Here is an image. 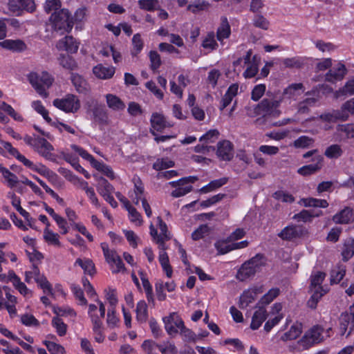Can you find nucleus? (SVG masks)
<instances>
[{
    "label": "nucleus",
    "mask_w": 354,
    "mask_h": 354,
    "mask_svg": "<svg viewBox=\"0 0 354 354\" xmlns=\"http://www.w3.org/2000/svg\"><path fill=\"white\" fill-rule=\"evenodd\" d=\"M266 265V258L261 254H257L250 260L242 264L239 269L236 278L240 281H245L252 277L259 272L263 266Z\"/></svg>",
    "instance_id": "1"
},
{
    "label": "nucleus",
    "mask_w": 354,
    "mask_h": 354,
    "mask_svg": "<svg viewBox=\"0 0 354 354\" xmlns=\"http://www.w3.org/2000/svg\"><path fill=\"white\" fill-rule=\"evenodd\" d=\"M281 102H282V100H270L269 99H263L255 106L253 110H250L248 114L250 117L259 115L278 117L281 114V111L278 109Z\"/></svg>",
    "instance_id": "2"
},
{
    "label": "nucleus",
    "mask_w": 354,
    "mask_h": 354,
    "mask_svg": "<svg viewBox=\"0 0 354 354\" xmlns=\"http://www.w3.org/2000/svg\"><path fill=\"white\" fill-rule=\"evenodd\" d=\"M28 80L37 93L41 97L46 98L48 96L46 88H48L53 84V78L47 72H42L41 75L31 73L28 76Z\"/></svg>",
    "instance_id": "3"
},
{
    "label": "nucleus",
    "mask_w": 354,
    "mask_h": 354,
    "mask_svg": "<svg viewBox=\"0 0 354 354\" xmlns=\"http://www.w3.org/2000/svg\"><path fill=\"white\" fill-rule=\"evenodd\" d=\"M50 20L54 29L60 30L62 32H71L73 26V19L66 9L54 12L50 16Z\"/></svg>",
    "instance_id": "4"
},
{
    "label": "nucleus",
    "mask_w": 354,
    "mask_h": 354,
    "mask_svg": "<svg viewBox=\"0 0 354 354\" xmlns=\"http://www.w3.org/2000/svg\"><path fill=\"white\" fill-rule=\"evenodd\" d=\"M87 111L91 113L92 118L95 122L101 127L107 126L110 124V120L107 109L103 104L98 103L97 100H91L86 102Z\"/></svg>",
    "instance_id": "5"
},
{
    "label": "nucleus",
    "mask_w": 354,
    "mask_h": 354,
    "mask_svg": "<svg viewBox=\"0 0 354 354\" xmlns=\"http://www.w3.org/2000/svg\"><path fill=\"white\" fill-rule=\"evenodd\" d=\"M32 278H34L44 293L53 295V288L50 283L45 276L40 274L39 269L35 264H32V270L25 272L26 282L28 283H30Z\"/></svg>",
    "instance_id": "6"
},
{
    "label": "nucleus",
    "mask_w": 354,
    "mask_h": 354,
    "mask_svg": "<svg viewBox=\"0 0 354 354\" xmlns=\"http://www.w3.org/2000/svg\"><path fill=\"white\" fill-rule=\"evenodd\" d=\"M323 332L324 328L322 326H314L298 341V344L302 346L303 349H307L323 340Z\"/></svg>",
    "instance_id": "7"
},
{
    "label": "nucleus",
    "mask_w": 354,
    "mask_h": 354,
    "mask_svg": "<svg viewBox=\"0 0 354 354\" xmlns=\"http://www.w3.org/2000/svg\"><path fill=\"white\" fill-rule=\"evenodd\" d=\"M57 109L66 113H75L80 108V102L77 96L68 94L64 98L55 99L53 102Z\"/></svg>",
    "instance_id": "8"
},
{
    "label": "nucleus",
    "mask_w": 354,
    "mask_h": 354,
    "mask_svg": "<svg viewBox=\"0 0 354 354\" xmlns=\"http://www.w3.org/2000/svg\"><path fill=\"white\" fill-rule=\"evenodd\" d=\"M349 113L354 114V98L346 102L342 106L340 110L325 113L322 115L321 118L328 121H334L336 120H346L348 119Z\"/></svg>",
    "instance_id": "9"
},
{
    "label": "nucleus",
    "mask_w": 354,
    "mask_h": 354,
    "mask_svg": "<svg viewBox=\"0 0 354 354\" xmlns=\"http://www.w3.org/2000/svg\"><path fill=\"white\" fill-rule=\"evenodd\" d=\"M197 180L198 178L196 176H188L182 178L177 181L170 182L169 184L172 187H177L171 192L172 196L178 198L189 193L192 190V186L190 185H187V184L194 183Z\"/></svg>",
    "instance_id": "10"
},
{
    "label": "nucleus",
    "mask_w": 354,
    "mask_h": 354,
    "mask_svg": "<svg viewBox=\"0 0 354 354\" xmlns=\"http://www.w3.org/2000/svg\"><path fill=\"white\" fill-rule=\"evenodd\" d=\"M165 328L169 335H175L184 325L182 319L176 313L163 318Z\"/></svg>",
    "instance_id": "11"
},
{
    "label": "nucleus",
    "mask_w": 354,
    "mask_h": 354,
    "mask_svg": "<svg viewBox=\"0 0 354 354\" xmlns=\"http://www.w3.org/2000/svg\"><path fill=\"white\" fill-rule=\"evenodd\" d=\"M34 150L47 160L51 161H54L55 160V156L52 153L54 150V147L45 138H40L39 140H38L37 144Z\"/></svg>",
    "instance_id": "12"
},
{
    "label": "nucleus",
    "mask_w": 354,
    "mask_h": 354,
    "mask_svg": "<svg viewBox=\"0 0 354 354\" xmlns=\"http://www.w3.org/2000/svg\"><path fill=\"white\" fill-rule=\"evenodd\" d=\"M304 91L303 84H292L283 90L282 96L279 100H282V102L288 101L290 103L291 100H296L297 97Z\"/></svg>",
    "instance_id": "13"
},
{
    "label": "nucleus",
    "mask_w": 354,
    "mask_h": 354,
    "mask_svg": "<svg viewBox=\"0 0 354 354\" xmlns=\"http://www.w3.org/2000/svg\"><path fill=\"white\" fill-rule=\"evenodd\" d=\"M304 234V229L299 225H288L283 228L278 236L283 240L290 241L299 238Z\"/></svg>",
    "instance_id": "14"
},
{
    "label": "nucleus",
    "mask_w": 354,
    "mask_h": 354,
    "mask_svg": "<svg viewBox=\"0 0 354 354\" xmlns=\"http://www.w3.org/2000/svg\"><path fill=\"white\" fill-rule=\"evenodd\" d=\"M261 62V57L257 54H253L252 50L250 49L243 57L238 58L233 64L234 66L243 64L245 66H259Z\"/></svg>",
    "instance_id": "15"
},
{
    "label": "nucleus",
    "mask_w": 354,
    "mask_h": 354,
    "mask_svg": "<svg viewBox=\"0 0 354 354\" xmlns=\"http://www.w3.org/2000/svg\"><path fill=\"white\" fill-rule=\"evenodd\" d=\"M324 158L322 156H316L313 158L315 163L304 165L297 170V173L301 176H307L319 171L322 167Z\"/></svg>",
    "instance_id": "16"
},
{
    "label": "nucleus",
    "mask_w": 354,
    "mask_h": 354,
    "mask_svg": "<svg viewBox=\"0 0 354 354\" xmlns=\"http://www.w3.org/2000/svg\"><path fill=\"white\" fill-rule=\"evenodd\" d=\"M59 50H65L67 53H76L79 48V44L76 40L71 36H66L59 39L56 44Z\"/></svg>",
    "instance_id": "17"
},
{
    "label": "nucleus",
    "mask_w": 354,
    "mask_h": 354,
    "mask_svg": "<svg viewBox=\"0 0 354 354\" xmlns=\"http://www.w3.org/2000/svg\"><path fill=\"white\" fill-rule=\"evenodd\" d=\"M216 154L222 160H230L233 157V146L228 140H223L218 143Z\"/></svg>",
    "instance_id": "18"
},
{
    "label": "nucleus",
    "mask_w": 354,
    "mask_h": 354,
    "mask_svg": "<svg viewBox=\"0 0 354 354\" xmlns=\"http://www.w3.org/2000/svg\"><path fill=\"white\" fill-rule=\"evenodd\" d=\"M8 6L12 12H17L21 9L28 12H33L35 10V3L33 0H9Z\"/></svg>",
    "instance_id": "19"
},
{
    "label": "nucleus",
    "mask_w": 354,
    "mask_h": 354,
    "mask_svg": "<svg viewBox=\"0 0 354 354\" xmlns=\"http://www.w3.org/2000/svg\"><path fill=\"white\" fill-rule=\"evenodd\" d=\"M261 292V288H254L244 291L240 297L239 307L241 308L248 307L255 300L257 295Z\"/></svg>",
    "instance_id": "20"
},
{
    "label": "nucleus",
    "mask_w": 354,
    "mask_h": 354,
    "mask_svg": "<svg viewBox=\"0 0 354 354\" xmlns=\"http://www.w3.org/2000/svg\"><path fill=\"white\" fill-rule=\"evenodd\" d=\"M335 223L346 224L354 221V213L350 207H345L333 217Z\"/></svg>",
    "instance_id": "21"
},
{
    "label": "nucleus",
    "mask_w": 354,
    "mask_h": 354,
    "mask_svg": "<svg viewBox=\"0 0 354 354\" xmlns=\"http://www.w3.org/2000/svg\"><path fill=\"white\" fill-rule=\"evenodd\" d=\"M318 100L315 97H307L299 102L297 105V114L307 115L310 112V108L315 106Z\"/></svg>",
    "instance_id": "22"
},
{
    "label": "nucleus",
    "mask_w": 354,
    "mask_h": 354,
    "mask_svg": "<svg viewBox=\"0 0 354 354\" xmlns=\"http://www.w3.org/2000/svg\"><path fill=\"white\" fill-rule=\"evenodd\" d=\"M105 98L108 107L113 111H120L125 109V104L115 95L106 94Z\"/></svg>",
    "instance_id": "23"
},
{
    "label": "nucleus",
    "mask_w": 354,
    "mask_h": 354,
    "mask_svg": "<svg viewBox=\"0 0 354 354\" xmlns=\"http://www.w3.org/2000/svg\"><path fill=\"white\" fill-rule=\"evenodd\" d=\"M0 46L3 48L10 50L14 52L23 51L26 48L25 43L19 39H6L0 42Z\"/></svg>",
    "instance_id": "24"
},
{
    "label": "nucleus",
    "mask_w": 354,
    "mask_h": 354,
    "mask_svg": "<svg viewBox=\"0 0 354 354\" xmlns=\"http://www.w3.org/2000/svg\"><path fill=\"white\" fill-rule=\"evenodd\" d=\"M267 315L266 310L262 307L259 308L254 313L250 328L252 330L258 329L261 326L262 323L266 319Z\"/></svg>",
    "instance_id": "25"
},
{
    "label": "nucleus",
    "mask_w": 354,
    "mask_h": 354,
    "mask_svg": "<svg viewBox=\"0 0 354 354\" xmlns=\"http://www.w3.org/2000/svg\"><path fill=\"white\" fill-rule=\"evenodd\" d=\"M231 34L230 26L226 17L221 19V23L216 31L217 39L222 42L225 39L228 38Z\"/></svg>",
    "instance_id": "26"
},
{
    "label": "nucleus",
    "mask_w": 354,
    "mask_h": 354,
    "mask_svg": "<svg viewBox=\"0 0 354 354\" xmlns=\"http://www.w3.org/2000/svg\"><path fill=\"white\" fill-rule=\"evenodd\" d=\"M346 73V68H330L326 74V80L330 82L342 80Z\"/></svg>",
    "instance_id": "27"
},
{
    "label": "nucleus",
    "mask_w": 354,
    "mask_h": 354,
    "mask_svg": "<svg viewBox=\"0 0 354 354\" xmlns=\"http://www.w3.org/2000/svg\"><path fill=\"white\" fill-rule=\"evenodd\" d=\"M339 321L340 335H345L347 329H349L348 333L346 334V337H348L354 330V321L351 320L347 314H342Z\"/></svg>",
    "instance_id": "28"
},
{
    "label": "nucleus",
    "mask_w": 354,
    "mask_h": 354,
    "mask_svg": "<svg viewBox=\"0 0 354 354\" xmlns=\"http://www.w3.org/2000/svg\"><path fill=\"white\" fill-rule=\"evenodd\" d=\"M75 264L80 266L83 269L85 274L91 277H93L96 272L95 264L93 261L89 259H82L78 258L76 259Z\"/></svg>",
    "instance_id": "29"
},
{
    "label": "nucleus",
    "mask_w": 354,
    "mask_h": 354,
    "mask_svg": "<svg viewBox=\"0 0 354 354\" xmlns=\"http://www.w3.org/2000/svg\"><path fill=\"white\" fill-rule=\"evenodd\" d=\"M302 333V324L301 323L294 324L288 331L285 333L282 337L281 340L286 342L297 339Z\"/></svg>",
    "instance_id": "30"
},
{
    "label": "nucleus",
    "mask_w": 354,
    "mask_h": 354,
    "mask_svg": "<svg viewBox=\"0 0 354 354\" xmlns=\"http://www.w3.org/2000/svg\"><path fill=\"white\" fill-rule=\"evenodd\" d=\"M311 59L301 57H295L292 58L284 59L282 62L275 64H283L285 66H301L306 64H309Z\"/></svg>",
    "instance_id": "31"
},
{
    "label": "nucleus",
    "mask_w": 354,
    "mask_h": 354,
    "mask_svg": "<svg viewBox=\"0 0 354 354\" xmlns=\"http://www.w3.org/2000/svg\"><path fill=\"white\" fill-rule=\"evenodd\" d=\"M342 256L344 261H347L354 256V239H347L344 243Z\"/></svg>",
    "instance_id": "32"
},
{
    "label": "nucleus",
    "mask_w": 354,
    "mask_h": 354,
    "mask_svg": "<svg viewBox=\"0 0 354 354\" xmlns=\"http://www.w3.org/2000/svg\"><path fill=\"white\" fill-rule=\"evenodd\" d=\"M3 147L10 153V155L15 157L18 160L21 162L24 165H30V160L27 159L24 156L21 155L19 151L14 148L10 142L1 141Z\"/></svg>",
    "instance_id": "33"
},
{
    "label": "nucleus",
    "mask_w": 354,
    "mask_h": 354,
    "mask_svg": "<svg viewBox=\"0 0 354 354\" xmlns=\"http://www.w3.org/2000/svg\"><path fill=\"white\" fill-rule=\"evenodd\" d=\"M202 47L207 50L208 52L216 50L218 45L215 39V34L214 32H209L203 39Z\"/></svg>",
    "instance_id": "34"
},
{
    "label": "nucleus",
    "mask_w": 354,
    "mask_h": 354,
    "mask_svg": "<svg viewBox=\"0 0 354 354\" xmlns=\"http://www.w3.org/2000/svg\"><path fill=\"white\" fill-rule=\"evenodd\" d=\"M326 274L324 272L317 271L315 273H313L310 276V290H313L314 289H324L322 286V283L324 281Z\"/></svg>",
    "instance_id": "35"
},
{
    "label": "nucleus",
    "mask_w": 354,
    "mask_h": 354,
    "mask_svg": "<svg viewBox=\"0 0 354 354\" xmlns=\"http://www.w3.org/2000/svg\"><path fill=\"white\" fill-rule=\"evenodd\" d=\"M93 330L95 333V339L96 342L101 343L104 339V336L101 332L102 322L97 315H92Z\"/></svg>",
    "instance_id": "36"
},
{
    "label": "nucleus",
    "mask_w": 354,
    "mask_h": 354,
    "mask_svg": "<svg viewBox=\"0 0 354 354\" xmlns=\"http://www.w3.org/2000/svg\"><path fill=\"white\" fill-rule=\"evenodd\" d=\"M136 319L141 323H145L148 319V308L144 300L140 301L136 306Z\"/></svg>",
    "instance_id": "37"
},
{
    "label": "nucleus",
    "mask_w": 354,
    "mask_h": 354,
    "mask_svg": "<svg viewBox=\"0 0 354 354\" xmlns=\"http://www.w3.org/2000/svg\"><path fill=\"white\" fill-rule=\"evenodd\" d=\"M346 274V267L338 264L330 272V283H338L344 278Z\"/></svg>",
    "instance_id": "38"
},
{
    "label": "nucleus",
    "mask_w": 354,
    "mask_h": 354,
    "mask_svg": "<svg viewBox=\"0 0 354 354\" xmlns=\"http://www.w3.org/2000/svg\"><path fill=\"white\" fill-rule=\"evenodd\" d=\"M114 191L113 187L104 178H100L97 185V192L104 198Z\"/></svg>",
    "instance_id": "39"
},
{
    "label": "nucleus",
    "mask_w": 354,
    "mask_h": 354,
    "mask_svg": "<svg viewBox=\"0 0 354 354\" xmlns=\"http://www.w3.org/2000/svg\"><path fill=\"white\" fill-rule=\"evenodd\" d=\"M312 295L307 302V305L309 308L315 309L317 307V303L320 299L326 293V290L324 289H314L310 290Z\"/></svg>",
    "instance_id": "40"
},
{
    "label": "nucleus",
    "mask_w": 354,
    "mask_h": 354,
    "mask_svg": "<svg viewBox=\"0 0 354 354\" xmlns=\"http://www.w3.org/2000/svg\"><path fill=\"white\" fill-rule=\"evenodd\" d=\"M300 203L305 207H327L328 206V202L324 199H318L314 198H302Z\"/></svg>",
    "instance_id": "41"
},
{
    "label": "nucleus",
    "mask_w": 354,
    "mask_h": 354,
    "mask_svg": "<svg viewBox=\"0 0 354 354\" xmlns=\"http://www.w3.org/2000/svg\"><path fill=\"white\" fill-rule=\"evenodd\" d=\"M227 180H228V178H225V177L212 180L209 184L203 187L200 189V192H203V193H207V192H212L216 189H218V188L222 187L225 184H226Z\"/></svg>",
    "instance_id": "42"
},
{
    "label": "nucleus",
    "mask_w": 354,
    "mask_h": 354,
    "mask_svg": "<svg viewBox=\"0 0 354 354\" xmlns=\"http://www.w3.org/2000/svg\"><path fill=\"white\" fill-rule=\"evenodd\" d=\"M158 259L163 270L166 273V275L169 278L171 277L173 270L171 266L169 264V257L167 252H160L159 254Z\"/></svg>",
    "instance_id": "43"
},
{
    "label": "nucleus",
    "mask_w": 354,
    "mask_h": 354,
    "mask_svg": "<svg viewBox=\"0 0 354 354\" xmlns=\"http://www.w3.org/2000/svg\"><path fill=\"white\" fill-rule=\"evenodd\" d=\"M94 75L99 79L111 78L115 73L114 68H93Z\"/></svg>",
    "instance_id": "44"
},
{
    "label": "nucleus",
    "mask_w": 354,
    "mask_h": 354,
    "mask_svg": "<svg viewBox=\"0 0 354 354\" xmlns=\"http://www.w3.org/2000/svg\"><path fill=\"white\" fill-rule=\"evenodd\" d=\"M59 238V235L57 233L53 232L48 227L45 228L44 231V239L47 243L60 247L61 243Z\"/></svg>",
    "instance_id": "45"
},
{
    "label": "nucleus",
    "mask_w": 354,
    "mask_h": 354,
    "mask_svg": "<svg viewBox=\"0 0 354 354\" xmlns=\"http://www.w3.org/2000/svg\"><path fill=\"white\" fill-rule=\"evenodd\" d=\"M0 173H1L3 178L7 180L8 186L13 187L17 185L18 183L17 176L10 172L7 168L0 165Z\"/></svg>",
    "instance_id": "46"
},
{
    "label": "nucleus",
    "mask_w": 354,
    "mask_h": 354,
    "mask_svg": "<svg viewBox=\"0 0 354 354\" xmlns=\"http://www.w3.org/2000/svg\"><path fill=\"white\" fill-rule=\"evenodd\" d=\"M151 123L153 129L157 131H161L167 127L166 122L163 115L155 113L151 118Z\"/></svg>",
    "instance_id": "47"
},
{
    "label": "nucleus",
    "mask_w": 354,
    "mask_h": 354,
    "mask_svg": "<svg viewBox=\"0 0 354 354\" xmlns=\"http://www.w3.org/2000/svg\"><path fill=\"white\" fill-rule=\"evenodd\" d=\"M71 81L77 92L84 93L86 91V81L81 75L73 73L71 75Z\"/></svg>",
    "instance_id": "48"
},
{
    "label": "nucleus",
    "mask_w": 354,
    "mask_h": 354,
    "mask_svg": "<svg viewBox=\"0 0 354 354\" xmlns=\"http://www.w3.org/2000/svg\"><path fill=\"white\" fill-rule=\"evenodd\" d=\"M343 153L340 145L335 144L329 146L325 150L324 155L328 158H338Z\"/></svg>",
    "instance_id": "49"
},
{
    "label": "nucleus",
    "mask_w": 354,
    "mask_h": 354,
    "mask_svg": "<svg viewBox=\"0 0 354 354\" xmlns=\"http://www.w3.org/2000/svg\"><path fill=\"white\" fill-rule=\"evenodd\" d=\"M354 95V80H350L346 82L344 86L336 91L335 97H339L342 95Z\"/></svg>",
    "instance_id": "50"
},
{
    "label": "nucleus",
    "mask_w": 354,
    "mask_h": 354,
    "mask_svg": "<svg viewBox=\"0 0 354 354\" xmlns=\"http://www.w3.org/2000/svg\"><path fill=\"white\" fill-rule=\"evenodd\" d=\"M144 47V42L139 33L135 34L132 38L131 53L136 55L141 52Z\"/></svg>",
    "instance_id": "51"
},
{
    "label": "nucleus",
    "mask_w": 354,
    "mask_h": 354,
    "mask_svg": "<svg viewBox=\"0 0 354 354\" xmlns=\"http://www.w3.org/2000/svg\"><path fill=\"white\" fill-rule=\"evenodd\" d=\"M94 167L97 170L102 172L105 176H106L108 178H109L111 180L114 179L115 177V173L113 171V169H111V167L110 166L104 164V162H101L99 161L95 162Z\"/></svg>",
    "instance_id": "52"
},
{
    "label": "nucleus",
    "mask_w": 354,
    "mask_h": 354,
    "mask_svg": "<svg viewBox=\"0 0 354 354\" xmlns=\"http://www.w3.org/2000/svg\"><path fill=\"white\" fill-rule=\"evenodd\" d=\"M32 107L39 114L42 115L44 119L48 122L51 123L52 120L48 116V111L45 109V107L41 104V101L36 100L32 102Z\"/></svg>",
    "instance_id": "53"
},
{
    "label": "nucleus",
    "mask_w": 354,
    "mask_h": 354,
    "mask_svg": "<svg viewBox=\"0 0 354 354\" xmlns=\"http://www.w3.org/2000/svg\"><path fill=\"white\" fill-rule=\"evenodd\" d=\"M141 347L145 354H158V344L153 340H145Z\"/></svg>",
    "instance_id": "54"
},
{
    "label": "nucleus",
    "mask_w": 354,
    "mask_h": 354,
    "mask_svg": "<svg viewBox=\"0 0 354 354\" xmlns=\"http://www.w3.org/2000/svg\"><path fill=\"white\" fill-rule=\"evenodd\" d=\"M174 162L169 158H158L153 164V168L157 171H161L167 168L172 167Z\"/></svg>",
    "instance_id": "55"
},
{
    "label": "nucleus",
    "mask_w": 354,
    "mask_h": 354,
    "mask_svg": "<svg viewBox=\"0 0 354 354\" xmlns=\"http://www.w3.org/2000/svg\"><path fill=\"white\" fill-rule=\"evenodd\" d=\"M52 325L56 328V331L59 336H64L66 333L67 326L59 317L53 318Z\"/></svg>",
    "instance_id": "56"
},
{
    "label": "nucleus",
    "mask_w": 354,
    "mask_h": 354,
    "mask_svg": "<svg viewBox=\"0 0 354 354\" xmlns=\"http://www.w3.org/2000/svg\"><path fill=\"white\" fill-rule=\"evenodd\" d=\"M101 248L103 251L106 261L109 263L112 264V261L118 257L119 255L115 250H111L109 248V245L106 243H102Z\"/></svg>",
    "instance_id": "57"
},
{
    "label": "nucleus",
    "mask_w": 354,
    "mask_h": 354,
    "mask_svg": "<svg viewBox=\"0 0 354 354\" xmlns=\"http://www.w3.org/2000/svg\"><path fill=\"white\" fill-rule=\"evenodd\" d=\"M210 231V228L207 225H201L192 234V238L194 241L199 240L207 235Z\"/></svg>",
    "instance_id": "58"
},
{
    "label": "nucleus",
    "mask_w": 354,
    "mask_h": 354,
    "mask_svg": "<svg viewBox=\"0 0 354 354\" xmlns=\"http://www.w3.org/2000/svg\"><path fill=\"white\" fill-rule=\"evenodd\" d=\"M279 292L280 290L278 288H273L270 289L261 299V303L263 304H269L279 295Z\"/></svg>",
    "instance_id": "59"
},
{
    "label": "nucleus",
    "mask_w": 354,
    "mask_h": 354,
    "mask_svg": "<svg viewBox=\"0 0 354 354\" xmlns=\"http://www.w3.org/2000/svg\"><path fill=\"white\" fill-rule=\"evenodd\" d=\"M44 344L47 347L50 354H64L65 349L60 344H57L53 342L45 341Z\"/></svg>",
    "instance_id": "60"
},
{
    "label": "nucleus",
    "mask_w": 354,
    "mask_h": 354,
    "mask_svg": "<svg viewBox=\"0 0 354 354\" xmlns=\"http://www.w3.org/2000/svg\"><path fill=\"white\" fill-rule=\"evenodd\" d=\"M71 288L75 298L79 300V304L86 305L87 300L84 297V292L82 290V288L79 286L75 284H72Z\"/></svg>",
    "instance_id": "61"
},
{
    "label": "nucleus",
    "mask_w": 354,
    "mask_h": 354,
    "mask_svg": "<svg viewBox=\"0 0 354 354\" xmlns=\"http://www.w3.org/2000/svg\"><path fill=\"white\" fill-rule=\"evenodd\" d=\"M214 246L219 254H225L233 250L232 243L230 244L226 241H218L215 243Z\"/></svg>",
    "instance_id": "62"
},
{
    "label": "nucleus",
    "mask_w": 354,
    "mask_h": 354,
    "mask_svg": "<svg viewBox=\"0 0 354 354\" xmlns=\"http://www.w3.org/2000/svg\"><path fill=\"white\" fill-rule=\"evenodd\" d=\"M273 197L278 201H281L284 203H293L295 201V198L292 194L287 193L286 192L279 190L277 191L274 193Z\"/></svg>",
    "instance_id": "63"
},
{
    "label": "nucleus",
    "mask_w": 354,
    "mask_h": 354,
    "mask_svg": "<svg viewBox=\"0 0 354 354\" xmlns=\"http://www.w3.org/2000/svg\"><path fill=\"white\" fill-rule=\"evenodd\" d=\"M314 140L310 137L302 136L294 142V146L297 148H305L313 145Z\"/></svg>",
    "instance_id": "64"
}]
</instances>
